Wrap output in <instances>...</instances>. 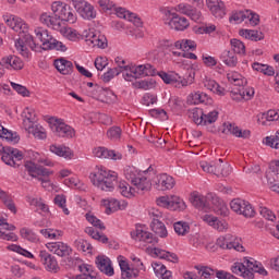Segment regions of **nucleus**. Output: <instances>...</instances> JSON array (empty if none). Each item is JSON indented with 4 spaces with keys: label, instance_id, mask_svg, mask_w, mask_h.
<instances>
[{
    "label": "nucleus",
    "instance_id": "1",
    "mask_svg": "<svg viewBox=\"0 0 279 279\" xmlns=\"http://www.w3.org/2000/svg\"><path fill=\"white\" fill-rule=\"evenodd\" d=\"M3 21L8 27L19 34V39L15 41V49H17L23 58H29V49H32V51L38 49V45H36L34 37L29 34V26L24 23L21 17L12 14L3 15ZM27 47H29V49H27Z\"/></svg>",
    "mask_w": 279,
    "mask_h": 279
},
{
    "label": "nucleus",
    "instance_id": "2",
    "mask_svg": "<svg viewBox=\"0 0 279 279\" xmlns=\"http://www.w3.org/2000/svg\"><path fill=\"white\" fill-rule=\"evenodd\" d=\"M154 168L149 167L147 170L141 172L134 167H126L124 169L125 179L133 184L132 187L128 182L121 181L118 189L123 197H134V193L149 191L151 189V179L147 173H151Z\"/></svg>",
    "mask_w": 279,
    "mask_h": 279
},
{
    "label": "nucleus",
    "instance_id": "3",
    "mask_svg": "<svg viewBox=\"0 0 279 279\" xmlns=\"http://www.w3.org/2000/svg\"><path fill=\"white\" fill-rule=\"evenodd\" d=\"M89 180L100 191L112 193L114 191V184H117V172L106 170V168H98L89 174Z\"/></svg>",
    "mask_w": 279,
    "mask_h": 279
},
{
    "label": "nucleus",
    "instance_id": "4",
    "mask_svg": "<svg viewBox=\"0 0 279 279\" xmlns=\"http://www.w3.org/2000/svg\"><path fill=\"white\" fill-rule=\"evenodd\" d=\"M24 167L25 171L28 173V175H31V178H35L41 182V186L44 189H49V186H51V180L49 179V175H52L53 171L43 166H38L34 161H26Z\"/></svg>",
    "mask_w": 279,
    "mask_h": 279
},
{
    "label": "nucleus",
    "instance_id": "5",
    "mask_svg": "<svg viewBox=\"0 0 279 279\" xmlns=\"http://www.w3.org/2000/svg\"><path fill=\"white\" fill-rule=\"evenodd\" d=\"M201 169L205 173H213L214 175L226 178L230 175V165L223 163V159H218L217 161H201L199 162Z\"/></svg>",
    "mask_w": 279,
    "mask_h": 279
},
{
    "label": "nucleus",
    "instance_id": "6",
    "mask_svg": "<svg viewBox=\"0 0 279 279\" xmlns=\"http://www.w3.org/2000/svg\"><path fill=\"white\" fill-rule=\"evenodd\" d=\"M0 156L1 160L9 167H21V160H23V153L16 148H12L10 146H3L0 142Z\"/></svg>",
    "mask_w": 279,
    "mask_h": 279
},
{
    "label": "nucleus",
    "instance_id": "7",
    "mask_svg": "<svg viewBox=\"0 0 279 279\" xmlns=\"http://www.w3.org/2000/svg\"><path fill=\"white\" fill-rule=\"evenodd\" d=\"M148 215L151 219L150 228L153 232L157 236H160V239H167V236H169V232L167 231V227L162 221V211H160L159 209L153 208L148 211Z\"/></svg>",
    "mask_w": 279,
    "mask_h": 279
},
{
    "label": "nucleus",
    "instance_id": "8",
    "mask_svg": "<svg viewBox=\"0 0 279 279\" xmlns=\"http://www.w3.org/2000/svg\"><path fill=\"white\" fill-rule=\"evenodd\" d=\"M51 10L54 16H58L61 22L65 21L66 23H75L77 21V15H75L72 8L63 4L62 2H53L51 4Z\"/></svg>",
    "mask_w": 279,
    "mask_h": 279
},
{
    "label": "nucleus",
    "instance_id": "9",
    "mask_svg": "<svg viewBox=\"0 0 279 279\" xmlns=\"http://www.w3.org/2000/svg\"><path fill=\"white\" fill-rule=\"evenodd\" d=\"M50 128L53 134L61 138H73V136H75V130L64 123L61 119L52 118L50 120Z\"/></svg>",
    "mask_w": 279,
    "mask_h": 279
},
{
    "label": "nucleus",
    "instance_id": "10",
    "mask_svg": "<svg viewBox=\"0 0 279 279\" xmlns=\"http://www.w3.org/2000/svg\"><path fill=\"white\" fill-rule=\"evenodd\" d=\"M230 208L233 210V213H236V215H243V217L252 218L254 215H256V211H254V207H252V204L250 202H246L241 198H234L230 203Z\"/></svg>",
    "mask_w": 279,
    "mask_h": 279
},
{
    "label": "nucleus",
    "instance_id": "11",
    "mask_svg": "<svg viewBox=\"0 0 279 279\" xmlns=\"http://www.w3.org/2000/svg\"><path fill=\"white\" fill-rule=\"evenodd\" d=\"M242 264L244 265V279H253L254 274L267 276V271L265 267H263V264H258L256 260H251L247 257H244Z\"/></svg>",
    "mask_w": 279,
    "mask_h": 279
},
{
    "label": "nucleus",
    "instance_id": "12",
    "mask_svg": "<svg viewBox=\"0 0 279 279\" xmlns=\"http://www.w3.org/2000/svg\"><path fill=\"white\" fill-rule=\"evenodd\" d=\"M157 205L170 210H185L186 203L178 196H161L157 199Z\"/></svg>",
    "mask_w": 279,
    "mask_h": 279
},
{
    "label": "nucleus",
    "instance_id": "13",
    "mask_svg": "<svg viewBox=\"0 0 279 279\" xmlns=\"http://www.w3.org/2000/svg\"><path fill=\"white\" fill-rule=\"evenodd\" d=\"M72 3L82 19H86L87 21L96 19L97 12L95 11V7L86 2V0H72Z\"/></svg>",
    "mask_w": 279,
    "mask_h": 279
},
{
    "label": "nucleus",
    "instance_id": "14",
    "mask_svg": "<svg viewBox=\"0 0 279 279\" xmlns=\"http://www.w3.org/2000/svg\"><path fill=\"white\" fill-rule=\"evenodd\" d=\"M85 43H87L89 47H97L98 49H106V47H108L106 35L95 29H89L88 34L85 35Z\"/></svg>",
    "mask_w": 279,
    "mask_h": 279
},
{
    "label": "nucleus",
    "instance_id": "15",
    "mask_svg": "<svg viewBox=\"0 0 279 279\" xmlns=\"http://www.w3.org/2000/svg\"><path fill=\"white\" fill-rule=\"evenodd\" d=\"M159 77L165 82V84H170L174 88H185L189 84H193L194 76L190 75V81L186 78L180 77L178 74L175 76L168 74L167 72H159Z\"/></svg>",
    "mask_w": 279,
    "mask_h": 279
},
{
    "label": "nucleus",
    "instance_id": "16",
    "mask_svg": "<svg viewBox=\"0 0 279 279\" xmlns=\"http://www.w3.org/2000/svg\"><path fill=\"white\" fill-rule=\"evenodd\" d=\"M270 171L266 172V180L271 191L279 194V160L271 161Z\"/></svg>",
    "mask_w": 279,
    "mask_h": 279
},
{
    "label": "nucleus",
    "instance_id": "17",
    "mask_svg": "<svg viewBox=\"0 0 279 279\" xmlns=\"http://www.w3.org/2000/svg\"><path fill=\"white\" fill-rule=\"evenodd\" d=\"M46 247L49 250V252H52V254H56L61 258H66V256H71V253L73 252L71 246H69L64 242H50L46 244Z\"/></svg>",
    "mask_w": 279,
    "mask_h": 279
},
{
    "label": "nucleus",
    "instance_id": "18",
    "mask_svg": "<svg viewBox=\"0 0 279 279\" xmlns=\"http://www.w3.org/2000/svg\"><path fill=\"white\" fill-rule=\"evenodd\" d=\"M39 22L41 25H46V27H50V29H54V32H60L62 29V21L58 15H51V13H41L39 16Z\"/></svg>",
    "mask_w": 279,
    "mask_h": 279
},
{
    "label": "nucleus",
    "instance_id": "19",
    "mask_svg": "<svg viewBox=\"0 0 279 279\" xmlns=\"http://www.w3.org/2000/svg\"><path fill=\"white\" fill-rule=\"evenodd\" d=\"M39 257L47 271H52V274L60 271L58 259H56L53 255L49 254L47 251H40Z\"/></svg>",
    "mask_w": 279,
    "mask_h": 279
},
{
    "label": "nucleus",
    "instance_id": "20",
    "mask_svg": "<svg viewBox=\"0 0 279 279\" xmlns=\"http://www.w3.org/2000/svg\"><path fill=\"white\" fill-rule=\"evenodd\" d=\"M132 239L135 241H142L143 243H150L155 245L158 243V238L154 236V234L143 227H137L135 231L131 232Z\"/></svg>",
    "mask_w": 279,
    "mask_h": 279
},
{
    "label": "nucleus",
    "instance_id": "21",
    "mask_svg": "<svg viewBox=\"0 0 279 279\" xmlns=\"http://www.w3.org/2000/svg\"><path fill=\"white\" fill-rule=\"evenodd\" d=\"M35 36L36 39L39 40V43H41V46L37 45L36 50L33 51H38V49H44L45 51H47L49 45L51 44V40H53V36H51V34H49V31L43 28V27H37L35 28Z\"/></svg>",
    "mask_w": 279,
    "mask_h": 279
},
{
    "label": "nucleus",
    "instance_id": "22",
    "mask_svg": "<svg viewBox=\"0 0 279 279\" xmlns=\"http://www.w3.org/2000/svg\"><path fill=\"white\" fill-rule=\"evenodd\" d=\"M174 186L175 180L167 173L158 174L155 180V187L157 191H171Z\"/></svg>",
    "mask_w": 279,
    "mask_h": 279
},
{
    "label": "nucleus",
    "instance_id": "23",
    "mask_svg": "<svg viewBox=\"0 0 279 279\" xmlns=\"http://www.w3.org/2000/svg\"><path fill=\"white\" fill-rule=\"evenodd\" d=\"M172 16L169 21L168 25L171 27V29H175V32H184V29H189V26L191 25L189 23V20L184 16L178 15V13H170Z\"/></svg>",
    "mask_w": 279,
    "mask_h": 279
},
{
    "label": "nucleus",
    "instance_id": "24",
    "mask_svg": "<svg viewBox=\"0 0 279 279\" xmlns=\"http://www.w3.org/2000/svg\"><path fill=\"white\" fill-rule=\"evenodd\" d=\"M116 14L119 19H124L134 25V27H143V21L136 13L130 12L124 8L116 9Z\"/></svg>",
    "mask_w": 279,
    "mask_h": 279
},
{
    "label": "nucleus",
    "instance_id": "25",
    "mask_svg": "<svg viewBox=\"0 0 279 279\" xmlns=\"http://www.w3.org/2000/svg\"><path fill=\"white\" fill-rule=\"evenodd\" d=\"M96 266L99 271L106 276H114V268L112 267V262L106 255H98L95 260Z\"/></svg>",
    "mask_w": 279,
    "mask_h": 279
},
{
    "label": "nucleus",
    "instance_id": "26",
    "mask_svg": "<svg viewBox=\"0 0 279 279\" xmlns=\"http://www.w3.org/2000/svg\"><path fill=\"white\" fill-rule=\"evenodd\" d=\"M0 64L1 66H4V69H13L14 71H21L23 70V66H25V63L21 58L12 54L3 57Z\"/></svg>",
    "mask_w": 279,
    "mask_h": 279
},
{
    "label": "nucleus",
    "instance_id": "27",
    "mask_svg": "<svg viewBox=\"0 0 279 279\" xmlns=\"http://www.w3.org/2000/svg\"><path fill=\"white\" fill-rule=\"evenodd\" d=\"M207 8L216 19L226 16V4L221 0H206Z\"/></svg>",
    "mask_w": 279,
    "mask_h": 279
},
{
    "label": "nucleus",
    "instance_id": "28",
    "mask_svg": "<svg viewBox=\"0 0 279 279\" xmlns=\"http://www.w3.org/2000/svg\"><path fill=\"white\" fill-rule=\"evenodd\" d=\"M132 73L135 76V80L138 77H147L156 75V69L151 64H142V65H131Z\"/></svg>",
    "mask_w": 279,
    "mask_h": 279
},
{
    "label": "nucleus",
    "instance_id": "29",
    "mask_svg": "<svg viewBox=\"0 0 279 279\" xmlns=\"http://www.w3.org/2000/svg\"><path fill=\"white\" fill-rule=\"evenodd\" d=\"M202 219L205 221V223H208V226H211V228L218 230V232L228 230V222H226V220H219V218L208 214L202 216Z\"/></svg>",
    "mask_w": 279,
    "mask_h": 279
},
{
    "label": "nucleus",
    "instance_id": "30",
    "mask_svg": "<svg viewBox=\"0 0 279 279\" xmlns=\"http://www.w3.org/2000/svg\"><path fill=\"white\" fill-rule=\"evenodd\" d=\"M101 205L106 208V215H112V213H117V210H125L128 208V203H121L118 199L110 198V199H102Z\"/></svg>",
    "mask_w": 279,
    "mask_h": 279
},
{
    "label": "nucleus",
    "instance_id": "31",
    "mask_svg": "<svg viewBox=\"0 0 279 279\" xmlns=\"http://www.w3.org/2000/svg\"><path fill=\"white\" fill-rule=\"evenodd\" d=\"M0 201L2 202L3 206L7 208V210H10L12 215H16L19 213V209L16 208V203H14V196L10 194L7 191H3L0 189Z\"/></svg>",
    "mask_w": 279,
    "mask_h": 279
},
{
    "label": "nucleus",
    "instance_id": "32",
    "mask_svg": "<svg viewBox=\"0 0 279 279\" xmlns=\"http://www.w3.org/2000/svg\"><path fill=\"white\" fill-rule=\"evenodd\" d=\"M24 128L28 130V134H33V136L39 141H45V138H47V131L43 125L36 122L35 124H27V121L24 120Z\"/></svg>",
    "mask_w": 279,
    "mask_h": 279
},
{
    "label": "nucleus",
    "instance_id": "33",
    "mask_svg": "<svg viewBox=\"0 0 279 279\" xmlns=\"http://www.w3.org/2000/svg\"><path fill=\"white\" fill-rule=\"evenodd\" d=\"M54 66L61 75H71L73 73V62L64 58L54 60Z\"/></svg>",
    "mask_w": 279,
    "mask_h": 279
},
{
    "label": "nucleus",
    "instance_id": "34",
    "mask_svg": "<svg viewBox=\"0 0 279 279\" xmlns=\"http://www.w3.org/2000/svg\"><path fill=\"white\" fill-rule=\"evenodd\" d=\"M213 210L216 215H220V217H228V215H230L228 205H226V202L219 197L213 198Z\"/></svg>",
    "mask_w": 279,
    "mask_h": 279
},
{
    "label": "nucleus",
    "instance_id": "35",
    "mask_svg": "<svg viewBox=\"0 0 279 279\" xmlns=\"http://www.w3.org/2000/svg\"><path fill=\"white\" fill-rule=\"evenodd\" d=\"M231 97L235 101H241V99H245L246 101H250V99L254 97V88L247 87V88L238 89L236 92L231 90Z\"/></svg>",
    "mask_w": 279,
    "mask_h": 279
},
{
    "label": "nucleus",
    "instance_id": "36",
    "mask_svg": "<svg viewBox=\"0 0 279 279\" xmlns=\"http://www.w3.org/2000/svg\"><path fill=\"white\" fill-rule=\"evenodd\" d=\"M50 151L52 154H56V156H60V158H65L68 160H71L73 158V150L66 146L62 145H50Z\"/></svg>",
    "mask_w": 279,
    "mask_h": 279
},
{
    "label": "nucleus",
    "instance_id": "37",
    "mask_svg": "<svg viewBox=\"0 0 279 279\" xmlns=\"http://www.w3.org/2000/svg\"><path fill=\"white\" fill-rule=\"evenodd\" d=\"M220 60L226 64V66H230L232 69L239 64V58H236V54L230 50H223L220 56Z\"/></svg>",
    "mask_w": 279,
    "mask_h": 279
},
{
    "label": "nucleus",
    "instance_id": "38",
    "mask_svg": "<svg viewBox=\"0 0 279 279\" xmlns=\"http://www.w3.org/2000/svg\"><path fill=\"white\" fill-rule=\"evenodd\" d=\"M151 267L157 276L161 279H172L171 271L167 270V267L162 263L154 262Z\"/></svg>",
    "mask_w": 279,
    "mask_h": 279
},
{
    "label": "nucleus",
    "instance_id": "39",
    "mask_svg": "<svg viewBox=\"0 0 279 279\" xmlns=\"http://www.w3.org/2000/svg\"><path fill=\"white\" fill-rule=\"evenodd\" d=\"M204 87L207 88V90H210L211 93H215V95H225L223 94V87H221L215 80H211L207 76L203 78Z\"/></svg>",
    "mask_w": 279,
    "mask_h": 279
},
{
    "label": "nucleus",
    "instance_id": "40",
    "mask_svg": "<svg viewBox=\"0 0 279 279\" xmlns=\"http://www.w3.org/2000/svg\"><path fill=\"white\" fill-rule=\"evenodd\" d=\"M239 34L246 38L247 40H254L255 43H258V40H263L265 36L262 32L258 31H252V29H240Z\"/></svg>",
    "mask_w": 279,
    "mask_h": 279
},
{
    "label": "nucleus",
    "instance_id": "41",
    "mask_svg": "<svg viewBox=\"0 0 279 279\" xmlns=\"http://www.w3.org/2000/svg\"><path fill=\"white\" fill-rule=\"evenodd\" d=\"M110 95H112V92L108 89H104V87L96 86L95 93H94V99H97L102 104H108L110 101Z\"/></svg>",
    "mask_w": 279,
    "mask_h": 279
},
{
    "label": "nucleus",
    "instance_id": "42",
    "mask_svg": "<svg viewBox=\"0 0 279 279\" xmlns=\"http://www.w3.org/2000/svg\"><path fill=\"white\" fill-rule=\"evenodd\" d=\"M190 202L195 206V208H198L199 210H208V206L206 205V198L204 197V195L192 193Z\"/></svg>",
    "mask_w": 279,
    "mask_h": 279
},
{
    "label": "nucleus",
    "instance_id": "43",
    "mask_svg": "<svg viewBox=\"0 0 279 279\" xmlns=\"http://www.w3.org/2000/svg\"><path fill=\"white\" fill-rule=\"evenodd\" d=\"M78 269L81 275H77L75 279H97V277L93 275V266L88 264H81L78 265Z\"/></svg>",
    "mask_w": 279,
    "mask_h": 279
},
{
    "label": "nucleus",
    "instance_id": "44",
    "mask_svg": "<svg viewBox=\"0 0 279 279\" xmlns=\"http://www.w3.org/2000/svg\"><path fill=\"white\" fill-rule=\"evenodd\" d=\"M59 32L61 33V35H63L64 38L71 40L72 43H75V40L80 39V34L74 28L62 25Z\"/></svg>",
    "mask_w": 279,
    "mask_h": 279
},
{
    "label": "nucleus",
    "instance_id": "45",
    "mask_svg": "<svg viewBox=\"0 0 279 279\" xmlns=\"http://www.w3.org/2000/svg\"><path fill=\"white\" fill-rule=\"evenodd\" d=\"M189 117L196 125L204 123V110L202 108H193L189 111Z\"/></svg>",
    "mask_w": 279,
    "mask_h": 279
},
{
    "label": "nucleus",
    "instance_id": "46",
    "mask_svg": "<svg viewBox=\"0 0 279 279\" xmlns=\"http://www.w3.org/2000/svg\"><path fill=\"white\" fill-rule=\"evenodd\" d=\"M194 268L198 271V275L201 276V278L215 279V275L217 270L208 266H202V265L194 266Z\"/></svg>",
    "mask_w": 279,
    "mask_h": 279
},
{
    "label": "nucleus",
    "instance_id": "47",
    "mask_svg": "<svg viewBox=\"0 0 279 279\" xmlns=\"http://www.w3.org/2000/svg\"><path fill=\"white\" fill-rule=\"evenodd\" d=\"M252 69L254 71L259 72V73H264V75H268V76L276 75V71L274 70V68L269 66L267 64H262V63H258V62H254L252 64Z\"/></svg>",
    "mask_w": 279,
    "mask_h": 279
},
{
    "label": "nucleus",
    "instance_id": "48",
    "mask_svg": "<svg viewBox=\"0 0 279 279\" xmlns=\"http://www.w3.org/2000/svg\"><path fill=\"white\" fill-rule=\"evenodd\" d=\"M85 232L92 236V239H95V241H100V243H108V236H106V234L99 233V231L95 230V227H86Z\"/></svg>",
    "mask_w": 279,
    "mask_h": 279
},
{
    "label": "nucleus",
    "instance_id": "49",
    "mask_svg": "<svg viewBox=\"0 0 279 279\" xmlns=\"http://www.w3.org/2000/svg\"><path fill=\"white\" fill-rule=\"evenodd\" d=\"M173 228H174V232H177L179 236H184L189 234V232L191 231V227L189 226V222H184V221L175 222L173 225Z\"/></svg>",
    "mask_w": 279,
    "mask_h": 279
},
{
    "label": "nucleus",
    "instance_id": "50",
    "mask_svg": "<svg viewBox=\"0 0 279 279\" xmlns=\"http://www.w3.org/2000/svg\"><path fill=\"white\" fill-rule=\"evenodd\" d=\"M23 116L25 118L24 121H26L27 125H34L38 121V118L36 116V110L32 108L24 109Z\"/></svg>",
    "mask_w": 279,
    "mask_h": 279
},
{
    "label": "nucleus",
    "instance_id": "51",
    "mask_svg": "<svg viewBox=\"0 0 279 279\" xmlns=\"http://www.w3.org/2000/svg\"><path fill=\"white\" fill-rule=\"evenodd\" d=\"M120 269L122 271L123 279H130L134 276V269L130 268V264L125 259L119 262Z\"/></svg>",
    "mask_w": 279,
    "mask_h": 279
},
{
    "label": "nucleus",
    "instance_id": "52",
    "mask_svg": "<svg viewBox=\"0 0 279 279\" xmlns=\"http://www.w3.org/2000/svg\"><path fill=\"white\" fill-rule=\"evenodd\" d=\"M264 144L267 145V147H271V149H279V130L275 135L265 137Z\"/></svg>",
    "mask_w": 279,
    "mask_h": 279
},
{
    "label": "nucleus",
    "instance_id": "53",
    "mask_svg": "<svg viewBox=\"0 0 279 279\" xmlns=\"http://www.w3.org/2000/svg\"><path fill=\"white\" fill-rule=\"evenodd\" d=\"M20 234L22 239H26V241H29L31 243H38V235H36L32 229L22 228Z\"/></svg>",
    "mask_w": 279,
    "mask_h": 279
},
{
    "label": "nucleus",
    "instance_id": "54",
    "mask_svg": "<svg viewBox=\"0 0 279 279\" xmlns=\"http://www.w3.org/2000/svg\"><path fill=\"white\" fill-rule=\"evenodd\" d=\"M247 16H250V10L239 11V12L233 13L229 17V21H230V23H232V21H234V23L239 24V23H243V21H247Z\"/></svg>",
    "mask_w": 279,
    "mask_h": 279
},
{
    "label": "nucleus",
    "instance_id": "55",
    "mask_svg": "<svg viewBox=\"0 0 279 279\" xmlns=\"http://www.w3.org/2000/svg\"><path fill=\"white\" fill-rule=\"evenodd\" d=\"M231 48L233 50V53H238L240 56H245V44L239 39H231Z\"/></svg>",
    "mask_w": 279,
    "mask_h": 279
},
{
    "label": "nucleus",
    "instance_id": "56",
    "mask_svg": "<svg viewBox=\"0 0 279 279\" xmlns=\"http://www.w3.org/2000/svg\"><path fill=\"white\" fill-rule=\"evenodd\" d=\"M219 119V111L213 110L208 113H203V125H210Z\"/></svg>",
    "mask_w": 279,
    "mask_h": 279
},
{
    "label": "nucleus",
    "instance_id": "57",
    "mask_svg": "<svg viewBox=\"0 0 279 279\" xmlns=\"http://www.w3.org/2000/svg\"><path fill=\"white\" fill-rule=\"evenodd\" d=\"M27 202L31 206H35L37 210H41V213H49V206L43 203L40 198L28 197Z\"/></svg>",
    "mask_w": 279,
    "mask_h": 279
},
{
    "label": "nucleus",
    "instance_id": "58",
    "mask_svg": "<svg viewBox=\"0 0 279 279\" xmlns=\"http://www.w3.org/2000/svg\"><path fill=\"white\" fill-rule=\"evenodd\" d=\"M192 98V104H208V100L210 97H208V94L202 93V92H196L191 95Z\"/></svg>",
    "mask_w": 279,
    "mask_h": 279
},
{
    "label": "nucleus",
    "instance_id": "59",
    "mask_svg": "<svg viewBox=\"0 0 279 279\" xmlns=\"http://www.w3.org/2000/svg\"><path fill=\"white\" fill-rule=\"evenodd\" d=\"M227 78L233 86H243V75L239 74V72H231L227 74Z\"/></svg>",
    "mask_w": 279,
    "mask_h": 279
},
{
    "label": "nucleus",
    "instance_id": "60",
    "mask_svg": "<svg viewBox=\"0 0 279 279\" xmlns=\"http://www.w3.org/2000/svg\"><path fill=\"white\" fill-rule=\"evenodd\" d=\"M74 245L78 252H90L93 250V246L88 241L84 239H78L74 242Z\"/></svg>",
    "mask_w": 279,
    "mask_h": 279
},
{
    "label": "nucleus",
    "instance_id": "61",
    "mask_svg": "<svg viewBox=\"0 0 279 279\" xmlns=\"http://www.w3.org/2000/svg\"><path fill=\"white\" fill-rule=\"evenodd\" d=\"M101 158H107L109 160H121L123 155H121V153H116L114 150H108V148L104 147Z\"/></svg>",
    "mask_w": 279,
    "mask_h": 279
},
{
    "label": "nucleus",
    "instance_id": "62",
    "mask_svg": "<svg viewBox=\"0 0 279 279\" xmlns=\"http://www.w3.org/2000/svg\"><path fill=\"white\" fill-rule=\"evenodd\" d=\"M122 131L119 126H111L107 131V136L110 138V141H119L121 138Z\"/></svg>",
    "mask_w": 279,
    "mask_h": 279
},
{
    "label": "nucleus",
    "instance_id": "63",
    "mask_svg": "<svg viewBox=\"0 0 279 279\" xmlns=\"http://www.w3.org/2000/svg\"><path fill=\"white\" fill-rule=\"evenodd\" d=\"M65 186H69L70 189H77L78 191H82L84 184L80 181L77 178H70L64 180Z\"/></svg>",
    "mask_w": 279,
    "mask_h": 279
},
{
    "label": "nucleus",
    "instance_id": "64",
    "mask_svg": "<svg viewBox=\"0 0 279 279\" xmlns=\"http://www.w3.org/2000/svg\"><path fill=\"white\" fill-rule=\"evenodd\" d=\"M121 71H119L118 68H113V69H109L102 76L101 80L102 82H110V80H112L113 77H116V75H120Z\"/></svg>",
    "mask_w": 279,
    "mask_h": 279
}]
</instances>
